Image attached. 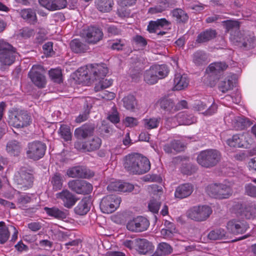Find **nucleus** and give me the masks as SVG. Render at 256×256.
<instances>
[{
  "instance_id": "f257e3e1",
  "label": "nucleus",
  "mask_w": 256,
  "mask_h": 256,
  "mask_svg": "<svg viewBox=\"0 0 256 256\" xmlns=\"http://www.w3.org/2000/svg\"><path fill=\"white\" fill-rule=\"evenodd\" d=\"M108 72V69L104 64H92L78 68L77 75L80 80L86 82L100 80L94 87L96 91H100L108 88L112 84V80L104 78Z\"/></svg>"
},
{
  "instance_id": "f03ea898",
  "label": "nucleus",
  "mask_w": 256,
  "mask_h": 256,
  "mask_svg": "<svg viewBox=\"0 0 256 256\" xmlns=\"http://www.w3.org/2000/svg\"><path fill=\"white\" fill-rule=\"evenodd\" d=\"M124 167L130 174H142L150 170V164L147 158L134 154L126 156Z\"/></svg>"
},
{
  "instance_id": "7ed1b4c3",
  "label": "nucleus",
  "mask_w": 256,
  "mask_h": 256,
  "mask_svg": "<svg viewBox=\"0 0 256 256\" xmlns=\"http://www.w3.org/2000/svg\"><path fill=\"white\" fill-rule=\"evenodd\" d=\"M220 152L214 149L200 152L197 156V162L201 166L210 168L215 166L220 160Z\"/></svg>"
},
{
  "instance_id": "20e7f679",
  "label": "nucleus",
  "mask_w": 256,
  "mask_h": 256,
  "mask_svg": "<svg viewBox=\"0 0 256 256\" xmlns=\"http://www.w3.org/2000/svg\"><path fill=\"white\" fill-rule=\"evenodd\" d=\"M8 123L16 128L27 126L30 124V116L26 111L20 109H12L9 111Z\"/></svg>"
},
{
  "instance_id": "39448f33",
  "label": "nucleus",
  "mask_w": 256,
  "mask_h": 256,
  "mask_svg": "<svg viewBox=\"0 0 256 256\" xmlns=\"http://www.w3.org/2000/svg\"><path fill=\"white\" fill-rule=\"evenodd\" d=\"M208 194L212 198L218 199L228 198L232 193V188L223 184H212L206 188Z\"/></svg>"
},
{
  "instance_id": "423d86ee",
  "label": "nucleus",
  "mask_w": 256,
  "mask_h": 256,
  "mask_svg": "<svg viewBox=\"0 0 256 256\" xmlns=\"http://www.w3.org/2000/svg\"><path fill=\"white\" fill-rule=\"evenodd\" d=\"M212 210L207 206H196L190 208L187 212V216L190 219L196 221L206 220L212 214Z\"/></svg>"
},
{
  "instance_id": "0eeeda50",
  "label": "nucleus",
  "mask_w": 256,
  "mask_h": 256,
  "mask_svg": "<svg viewBox=\"0 0 256 256\" xmlns=\"http://www.w3.org/2000/svg\"><path fill=\"white\" fill-rule=\"evenodd\" d=\"M46 146L45 144L40 141L30 142L26 150L27 156L34 160L42 158L46 152Z\"/></svg>"
},
{
  "instance_id": "6e6552de",
  "label": "nucleus",
  "mask_w": 256,
  "mask_h": 256,
  "mask_svg": "<svg viewBox=\"0 0 256 256\" xmlns=\"http://www.w3.org/2000/svg\"><path fill=\"white\" fill-rule=\"evenodd\" d=\"M14 180L18 186V188L26 190L32 186L33 176L28 172L25 168H22L16 172L14 176Z\"/></svg>"
},
{
  "instance_id": "1a4fd4ad",
  "label": "nucleus",
  "mask_w": 256,
  "mask_h": 256,
  "mask_svg": "<svg viewBox=\"0 0 256 256\" xmlns=\"http://www.w3.org/2000/svg\"><path fill=\"white\" fill-rule=\"evenodd\" d=\"M44 70L41 65H34L28 72V76L32 82L36 86L42 88L46 84L44 76Z\"/></svg>"
},
{
  "instance_id": "9d476101",
  "label": "nucleus",
  "mask_w": 256,
  "mask_h": 256,
  "mask_svg": "<svg viewBox=\"0 0 256 256\" xmlns=\"http://www.w3.org/2000/svg\"><path fill=\"white\" fill-rule=\"evenodd\" d=\"M120 202V198L116 196H107L102 200L100 208L103 213H112L119 206Z\"/></svg>"
},
{
  "instance_id": "9b49d317",
  "label": "nucleus",
  "mask_w": 256,
  "mask_h": 256,
  "mask_svg": "<svg viewBox=\"0 0 256 256\" xmlns=\"http://www.w3.org/2000/svg\"><path fill=\"white\" fill-rule=\"evenodd\" d=\"M82 36L88 43L96 44L102 38L103 32L97 27L90 26L83 30Z\"/></svg>"
},
{
  "instance_id": "f8f14e48",
  "label": "nucleus",
  "mask_w": 256,
  "mask_h": 256,
  "mask_svg": "<svg viewBox=\"0 0 256 256\" xmlns=\"http://www.w3.org/2000/svg\"><path fill=\"white\" fill-rule=\"evenodd\" d=\"M150 226L149 221L143 216H138L129 220L126 224L128 230L139 232L146 230Z\"/></svg>"
},
{
  "instance_id": "ddd939ff",
  "label": "nucleus",
  "mask_w": 256,
  "mask_h": 256,
  "mask_svg": "<svg viewBox=\"0 0 256 256\" xmlns=\"http://www.w3.org/2000/svg\"><path fill=\"white\" fill-rule=\"evenodd\" d=\"M102 144L101 139L94 136L88 141L81 142L76 141L74 143V148L80 150L92 152L98 149Z\"/></svg>"
},
{
  "instance_id": "4468645a",
  "label": "nucleus",
  "mask_w": 256,
  "mask_h": 256,
  "mask_svg": "<svg viewBox=\"0 0 256 256\" xmlns=\"http://www.w3.org/2000/svg\"><path fill=\"white\" fill-rule=\"evenodd\" d=\"M68 184L72 191L78 194H88L92 190V185L85 180H72Z\"/></svg>"
},
{
  "instance_id": "2eb2a0df",
  "label": "nucleus",
  "mask_w": 256,
  "mask_h": 256,
  "mask_svg": "<svg viewBox=\"0 0 256 256\" xmlns=\"http://www.w3.org/2000/svg\"><path fill=\"white\" fill-rule=\"evenodd\" d=\"M249 228L248 223L244 220L232 219L226 224L228 230L234 234H242Z\"/></svg>"
},
{
  "instance_id": "dca6fc26",
  "label": "nucleus",
  "mask_w": 256,
  "mask_h": 256,
  "mask_svg": "<svg viewBox=\"0 0 256 256\" xmlns=\"http://www.w3.org/2000/svg\"><path fill=\"white\" fill-rule=\"evenodd\" d=\"M66 174L70 178H88L94 176V174L86 167L77 166L69 168L67 170Z\"/></svg>"
},
{
  "instance_id": "f3484780",
  "label": "nucleus",
  "mask_w": 256,
  "mask_h": 256,
  "mask_svg": "<svg viewBox=\"0 0 256 256\" xmlns=\"http://www.w3.org/2000/svg\"><path fill=\"white\" fill-rule=\"evenodd\" d=\"M56 198L60 200L65 208H72L76 202V197L67 190H62L56 195Z\"/></svg>"
},
{
  "instance_id": "a211bd4d",
  "label": "nucleus",
  "mask_w": 256,
  "mask_h": 256,
  "mask_svg": "<svg viewBox=\"0 0 256 256\" xmlns=\"http://www.w3.org/2000/svg\"><path fill=\"white\" fill-rule=\"evenodd\" d=\"M248 133L234 134L226 140V144L230 147L246 148L247 146Z\"/></svg>"
},
{
  "instance_id": "6ab92c4d",
  "label": "nucleus",
  "mask_w": 256,
  "mask_h": 256,
  "mask_svg": "<svg viewBox=\"0 0 256 256\" xmlns=\"http://www.w3.org/2000/svg\"><path fill=\"white\" fill-rule=\"evenodd\" d=\"M18 54L16 49L12 48L10 50L0 53V64L2 66H10L15 61Z\"/></svg>"
},
{
  "instance_id": "aec40b11",
  "label": "nucleus",
  "mask_w": 256,
  "mask_h": 256,
  "mask_svg": "<svg viewBox=\"0 0 256 256\" xmlns=\"http://www.w3.org/2000/svg\"><path fill=\"white\" fill-rule=\"evenodd\" d=\"M94 130V126L89 124H86L74 130V136L79 140L86 139L92 135Z\"/></svg>"
},
{
  "instance_id": "412c9836",
  "label": "nucleus",
  "mask_w": 256,
  "mask_h": 256,
  "mask_svg": "<svg viewBox=\"0 0 256 256\" xmlns=\"http://www.w3.org/2000/svg\"><path fill=\"white\" fill-rule=\"evenodd\" d=\"M194 191V186L190 183L180 184L176 189L174 196L180 199L190 196Z\"/></svg>"
},
{
  "instance_id": "4be33fe9",
  "label": "nucleus",
  "mask_w": 256,
  "mask_h": 256,
  "mask_svg": "<svg viewBox=\"0 0 256 256\" xmlns=\"http://www.w3.org/2000/svg\"><path fill=\"white\" fill-rule=\"evenodd\" d=\"M154 246L146 239H136V250L142 254H146L153 250Z\"/></svg>"
},
{
  "instance_id": "5701e85b",
  "label": "nucleus",
  "mask_w": 256,
  "mask_h": 256,
  "mask_svg": "<svg viewBox=\"0 0 256 256\" xmlns=\"http://www.w3.org/2000/svg\"><path fill=\"white\" fill-rule=\"evenodd\" d=\"M92 205L91 198L85 197L82 198L75 207V212L79 215L83 216L86 214L90 210Z\"/></svg>"
},
{
  "instance_id": "b1692460",
  "label": "nucleus",
  "mask_w": 256,
  "mask_h": 256,
  "mask_svg": "<svg viewBox=\"0 0 256 256\" xmlns=\"http://www.w3.org/2000/svg\"><path fill=\"white\" fill-rule=\"evenodd\" d=\"M189 80L186 74H176L174 80V90H180L186 88L188 84Z\"/></svg>"
},
{
  "instance_id": "393cba45",
  "label": "nucleus",
  "mask_w": 256,
  "mask_h": 256,
  "mask_svg": "<svg viewBox=\"0 0 256 256\" xmlns=\"http://www.w3.org/2000/svg\"><path fill=\"white\" fill-rule=\"evenodd\" d=\"M159 103L160 108L165 111V114H172L176 112L175 104L172 99L162 98L160 100Z\"/></svg>"
},
{
  "instance_id": "a878e982",
  "label": "nucleus",
  "mask_w": 256,
  "mask_h": 256,
  "mask_svg": "<svg viewBox=\"0 0 256 256\" xmlns=\"http://www.w3.org/2000/svg\"><path fill=\"white\" fill-rule=\"evenodd\" d=\"M227 67L228 66L225 62H216L210 64L206 68V72L212 76L213 75L216 76L226 70Z\"/></svg>"
},
{
  "instance_id": "bb28decb",
  "label": "nucleus",
  "mask_w": 256,
  "mask_h": 256,
  "mask_svg": "<svg viewBox=\"0 0 256 256\" xmlns=\"http://www.w3.org/2000/svg\"><path fill=\"white\" fill-rule=\"evenodd\" d=\"M70 46L72 51L76 54L85 52L89 48L88 46L84 42L78 39L72 40Z\"/></svg>"
},
{
  "instance_id": "cd10ccee",
  "label": "nucleus",
  "mask_w": 256,
  "mask_h": 256,
  "mask_svg": "<svg viewBox=\"0 0 256 256\" xmlns=\"http://www.w3.org/2000/svg\"><path fill=\"white\" fill-rule=\"evenodd\" d=\"M44 210L49 216L58 220H64L67 216L66 211L62 210L56 206L52 208L44 207Z\"/></svg>"
},
{
  "instance_id": "c85d7f7f",
  "label": "nucleus",
  "mask_w": 256,
  "mask_h": 256,
  "mask_svg": "<svg viewBox=\"0 0 256 256\" xmlns=\"http://www.w3.org/2000/svg\"><path fill=\"white\" fill-rule=\"evenodd\" d=\"M208 238L212 240L226 239L228 234L226 230L220 228H216L211 230L208 235Z\"/></svg>"
},
{
  "instance_id": "c756f323",
  "label": "nucleus",
  "mask_w": 256,
  "mask_h": 256,
  "mask_svg": "<svg viewBox=\"0 0 256 256\" xmlns=\"http://www.w3.org/2000/svg\"><path fill=\"white\" fill-rule=\"evenodd\" d=\"M150 67L158 76V80L166 77L170 72L168 66L166 64H155Z\"/></svg>"
},
{
  "instance_id": "7c9ffc66",
  "label": "nucleus",
  "mask_w": 256,
  "mask_h": 256,
  "mask_svg": "<svg viewBox=\"0 0 256 256\" xmlns=\"http://www.w3.org/2000/svg\"><path fill=\"white\" fill-rule=\"evenodd\" d=\"M95 5L100 12H108L112 10L114 1L113 0H96Z\"/></svg>"
},
{
  "instance_id": "2f4dec72",
  "label": "nucleus",
  "mask_w": 256,
  "mask_h": 256,
  "mask_svg": "<svg viewBox=\"0 0 256 256\" xmlns=\"http://www.w3.org/2000/svg\"><path fill=\"white\" fill-rule=\"evenodd\" d=\"M160 120V118H146L142 120V124L144 129L151 130L158 128Z\"/></svg>"
},
{
  "instance_id": "473e14b6",
  "label": "nucleus",
  "mask_w": 256,
  "mask_h": 256,
  "mask_svg": "<svg viewBox=\"0 0 256 256\" xmlns=\"http://www.w3.org/2000/svg\"><path fill=\"white\" fill-rule=\"evenodd\" d=\"M20 15L24 20L30 24H34L37 22L36 12L31 8L22 10Z\"/></svg>"
},
{
  "instance_id": "72a5a7b5",
  "label": "nucleus",
  "mask_w": 256,
  "mask_h": 256,
  "mask_svg": "<svg viewBox=\"0 0 256 256\" xmlns=\"http://www.w3.org/2000/svg\"><path fill=\"white\" fill-rule=\"evenodd\" d=\"M179 125H190L196 121V118L192 114H188L185 112L177 114Z\"/></svg>"
},
{
  "instance_id": "f704fd0d",
  "label": "nucleus",
  "mask_w": 256,
  "mask_h": 256,
  "mask_svg": "<svg viewBox=\"0 0 256 256\" xmlns=\"http://www.w3.org/2000/svg\"><path fill=\"white\" fill-rule=\"evenodd\" d=\"M216 36V32L214 30H207L198 36L196 41L199 43H202L208 42Z\"/></svg>"
},
{
  "instance_id": "c9c22d12",
  "label": "nucleus",
  "mask_w": 256,
  "mask_h": 256,
  "mask_svg": "<svg viewBox=\"0 0 256 256\" xmlns=\"http://www.w3.org/2000/svg\"><path fill=\"white\" fill-rule=\"evenodd\" d=\"M193 62L197 66L206 64L208 62L207 54L202 51H197L193 54Z\"/></svg>"
},
{
  "instance_id": "e433bc0d",
  "label": "nucleus",
  "mask_w": 256,
  "mask_h": 256,
  "mask_svg": "<svg viewBox=\"0 0 256 256\" xmlns=\"http://www.w3.org/2000/svg\"><path fill=\"white\" fill-rule=\"evenodd\" d=\"M10 236V226H6L5 222H0V244L5 243Z\"/></svg>"
},
{
  "instance_id": "4c0bfd02",
  "label": "nucleus",
  "mask_w": 256,
  "mask_h": 256,
  "mask_svg": "<svg viewBox=\"0 0 256 256\" xmlns=\"http://www.w3.org/2000/svg\"><path fill=\"white\" fill-rule=\"evenodd\" d=\"M164 127L168 130L176 128L179 125L177 114L174 116H170V114H166L164 116Z\"/></svg>"
},
{
  "instance_id": "58836bf2",
  "label": "nucleus",
  "mask_w": 256,
  "mask_h": 256,
  "mask_svg": "<svg viewBox=\"0 0 256 256\" xmlns=\"http://www.w3.org/2000/svg\"><path fill=\"white\" fill-rule=\"evenodd\" d=\"M172 252L170 246L165 242L158 244L156 252L152 256H164L170 254Z\"/></svg>"
},
{
  "instance_id": "ea45409f",
  "label": "nucleus",
  "mask_w": 256,
  "mask_h": 256,
  "mask_svg": "<svg viewBox=\"0 0 256 256\" xmlns=\"http://www.w3.org/2000/svg\"><path fill=\"white\" fill-rule=\"evenodd\" d=\"M241 213L246 219L254 218L256 216V206L252 204L246 206Z\"/></svg>"
},
{
  "instance_id": "a19ab883",
  "label": "nucleus",
  "mask_w": 256,
  "mask_h": 256,
  "mask_svg": "<svg viewBox=\"0 0 256 256\" xmlns=\"http://www.w3.org/2000/svg\"><path fill=\"white\" fill-rule=\"evenodd\" d=\"M157 77L158 76L155 74L154 70H152L151 67L146 70L144 72V80L149 84H156L158 80Z\"/></svg>"
},
{
  "instance_id": "79ce46f5",
  "label": "nucleus",
  "mask_w": 256,
  "mask_h": 256,
  "mask_svg": "<svg viewBox=\"0 0 256 256\" xmlns=\"http://www.w3.org/2000/svg\"><path fill=\"white\" fill-rule=\"evenodd\" d=\"M249 121L243 116H236L232 127L236 130H241L250 126Z\"/></svg>"
},
{
  "instance_id": "37998d69",
  "label": "nucleus",
  "mask_w": 256,
  "mask_h": 256,
  "mask_svg": "<svg viewBox=\"0 0 256 256\" xmlns=\"http://www.w3.org/2000/svg\"><path fill=\"white\" fill-rule=\"evenodd\" d=\"M20 150V146L19 143L16 141H10L8 142L6 146V150L11 155L17 156Z\"/></svg>"
},
{
  "instance_id": "c03bdc74",
  "label": "nucleus",
  "mask_w": 256,
  "mask_h": 256,
  "mask_svg": "<svg viewBox=\"0 0 256 256\" xmlns=\"http://www.w3.org/2000/svg\"><path fill=\"white\" fill-rule=\"evenodd\" d=\"M122 101L124 107L128 110H134L136 104L135 98L131 94L124 97Z\"/></svg>"
},
{
  "instance_id": "a18cd8bd",
  "label": "nucleus",
  "mask_w": 256,
  "mask_h": 256,
  "mask_svg": "<svg viewBox=\"0 0 256 256\" xmlns=\"http://www.w3.org/2000/svg\"><path fill=\"white\" fill-rule=\"evenodd\" d=\"M172 16L178 22H184L188 19L187 14L182 9L176 8L172 11Z\"/></svg>"
},
{
  "instance_id": "49530a36",
  "label": "nucleus",
  "mask_w": 256,
  "mask_h": 256,
  "mask_svg": "<svg viewBox=\"0 0 256 256\" xmlns=\"http://www.w3.org/2000/svg\"><path fill=\"white\" fill-rule=\"evenodd\" d=\"M58 133L60 136L66 141L71 140L72 133L69 126L66 124H62L58 130Z\"/></svg>"
},
{
  "instance_id": "de8ad7c7",
  "label": "nucleus",
  "mask_w": 256,
  "mask_h": 256,
  "mask_svg": "<svg viewBox=\"0 0 256 256\" xmlns=\"http://www.w3.org/2000/svg\"><path fill=\"white\" fill-rule=\"evenodd\" d=\"M168 7V4L165 2H161L154 7L150 8L148 12L150 14H156L162 12Z\"/></svg>"
},
{
  "instance_id": "09e8293b",
  "label": "nucleus",
  "mask_w": 256,
  "mask_h": 256,
  "mask_svg": "<svg viewBox=\"0 0 256 256\" xmlns=\"http://www.w3.org/2000/svg\"><path fill=\"white\" fill-rule=\"evenodd\" d=\"M48 74L54 82L60 83L62 82V74L60 68L52 69L49 71Z\"/></svg>"
},
{
  "instance_id": "8fccbe9b",
  "label": "nucleus",
  "mask_w": 256,
  "mask_h": 256,
  "mask_svg": "<svg viewBox=\"0 0 256 256\" xmlns=\"http://www.w3.org/2000/svg\"><path fill=\"white\" fill-rule=\"evenodd\" d=\"M51 182L54 190H60L62 186V178L60 174H56L52 177Z\"/></svg>"
},
{
  "instance_id": "3c124183",
  "label": "nucleus",
  "mask_w": 256,
  "mask_h": 256,
  "mask_svg": "<svg viewBox=\"0 0 256 256\" xmlns=\"http://www.w3.org/2000/svg\"><path fill=\"white\" fill-rule=\"evenodd\" d=\"M160 206V202L159 200L152 198L148 204L149 210L153 213H158Z\"/></svg>"
},
{
  "instance_id": "603ef678",
  "label": "nucleus",
  "mask_w": 256,
  "mask_h": 256,
  "mask_svg": "<svg viewBox=\"0 0 256 256\" xmlns=\"http://www.w3.org/2000/svg\"><path fill=\"white\" fill-rule=\"evenodd\" d=\"M147 29L150 33H157L158 34L160 35H164L166 33L164 32H158V30H160V28L158 26L155 21H150L148 26Z\"/></svg>"
},
{
  "instance_id": "864d4df0",
  "label": "nucleus",
  "mask_w": 256,
  "mask_h": 256,
  "mask_svg": "<svg viewBox=\"0 0 256 256\" xmlns=\"http://www.w3.org/2000/svg\"><path fill=\"white\" fill-rule=\"evenodd\" d=\"M230 39L232 42L236 44L242 42L241 34L238 30L230 32Z\"/></svg>"
},
{
  "instance_id": "5fc2aeb1",
  "label": "nucleus",
  "mask_w": 256,
  "mask_h": 256,
  "mask_svg": "<svg viewBox=\"0 0 256 256\" xmlns=\"http://www.w3.org/2000/svg\"><path fill=\"white\" fill-rule=\"evenodd\" d=\"M233 86L232 80H228L221 82L220 84L219 88L222 92H226L228 90H230Z\"/></svg>"
},
{
  "instance_id": "6e6d98bb",
  "label": "nucleus",
  "mask_w": 256,
  "mask_h": 256,
  "mask_svg": "<svg viewBox=\"0 0 256 256\" xmlns=\"http://www.w3.org/2000/svg\"><path fill=\"white\" fill-rule=\"evenodd\" d=\"M125 46V42L122 40H114L111 42L110 48L112 50H122Z\"/></svg>"
},
{
  "instance_id": "4d7b16f0",
  "label": "nucleus",
  "mask_w": 256,
  "mask_h": 256,
  "mask_svg": "<svg viewBox=\"0 0 256 256\" xmlns=\"http://www.w3.org/2000/svg\"><path fill=\"white\" fill-rule=\"evenodd\" d=\"M67 4L66 0H53L52 10H56L64 8Z\"/></svg>"
},
{
  "instance_id": "13d9d810",
  "label": "nucleus",
  "mask_w": 256,
  "mask_h": 256,
  "mask_svg": "<svg viewBox=\"0 0 256 256\" xmlns=\"http://www.w3.org/2000/svg\"><path fill=\"white\" fill-rule=\"evenodd\" d=\"M246 194L253 198H256V186L252 184H248L245 186Z\"/></svg>"
},
{
  "instance_id": "bf43d9fd",
  "label": "nucleus",
  "mask_w": 256,
  "mask_h": 256,
  "mask_svg": "<svg viewBox=\"0 0 256 256\" xmlns=\"http://www.w3.org/2000/svg\"><path fill=\"white\" fill-rule=\"evenodd\" d=\"M121 182H122L116 180L111 182L108 186V190L110 192L114 191L120 192Z\"/></svg>"
},
{
  "instance_id": "052dcab7",
  "label": "nucleus",
  "mask_w": 256,
  "mask_h": 256,
  "mask_svg": "<svg viewBox=\"0 0 256 256\" xmlns=\"http://www.w3.org/2000/svg\"><path fill=\"white\" fill-rule=\"evenodd\" d=\"M90 114V110H86L82 114H80L76 118L75 122L77 123H81L88 120Z\"/></svg>"
},
{
  "instance_id": "680f3d73",
  "label": "nucleus",
  "mask_w": 256,
  "mask_h": 256,
  "mask_svg": "<svg viewBox=\"0 0 256 256\" xmlns=\"http://www.w3.org/2000/svg\"><path fill=\"white\" fill-rule=\"evenodd\" d=\"M52 42H48L45 44H44L42 48L44 52V54L46 55V56H50L54 52L52 49Z\"/></svg>"
},
{
  "instance_id": "e2e57ef3",
  "label": "nucleus",
  "mask_w": 256,
  "mask_h": 256,
  "mask_svg": "<svg viewBox=\"0 0 256 256\" xmlns=\"http://www.w3.org/2000/svg\"><path fill=\"white\" fill-rule=\"evenodd\" d=\"M134 188L133 184L125 182H121L120 192H130Z\"/></svg>"
},
{
  "instance_id": "0e129e2a",
  "label": "nucleus",
  "mask_w": 256,
  "mask_h": 256,
  "mask_svg": "<svg viewBox=\"0 0 256 256\" xmlns=\"http://www.w3.org/2000/svg\"><path fill=\"white\" fill-rule=\"evenodd\" d=\"M236 116L232 112H228L226 114L224 118V120L226 123L232 126L233 123L234 122V119H236Z\"/></svg>"
},
{
  "instance_id": "69168bd1",
  "label": "nucleus",
  "mask_w": 256,
  "mask_h": 256,
  "mask_svg": "<svg viewBox=\"0 0 256 256\" xmlns=\"http://www.w3.org/2000/svg\"><path fill=\"white\" fill-rule=\"evenodd\" d=\"M124 124L126 126L133 127L138 124V122L136 118L132 117H126L125 118Z\"/></svg>"
},
{
  "instance_id": "338daca9",
  "label": "nucleus",
  "mask_w": 256,
  "mask_h": 256,
  "mask_svg": "<svg viewBox=\"0 0 256 256\" xmlns=\"http://www.w3.org/2000/svg\"><path fill=\"white\" fill-rule=\"evenodd\" d=\"M34 34V31L33 30L25 28H24L20 32V36L24 38H29Z\"/></svg>"
},
{
  "instance_id": "774afa93",
  "label": "nucleus",
  "mask_w": 256,
  "mask_h": 256,
  "mask_svg": "<svg viewBox=\"0 0 256 256\" xmlns=\"http://www.w3.org/2000/svg\"><path fill=\"white\" fill-rule=\"evenodd\" d=\"M14 48L11 44L3 40H0V53L6 52Z\"/></svg>"
}]
</instances>
